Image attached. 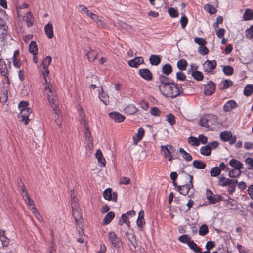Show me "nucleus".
<instances>
[{"label":"nucleus","mask_w":253,"mask_h":253,"mask_svg":"<svg viewBox=\"0 0 253 253\" xmlns=\"http://www.w3.org/2000/svg\"><path fill=\"white\" fill-rule=\"evenodd\" d=\"M115 216V214L113 212L111 211L108 212L103 219V223L104 225L109 224Z\"/></svg>","instance_id":"473e14b6"},{"label":"nucleus","mask_w":253,"mask_h":253,"mask_svg":"<svg viewBox=\"0 0 253 253\" xmlns=\"http://www.w3.org/2000/svg\"><path fill=\"white\" fill-rule=\"evenodd\" d=\"M204 9L210 14H213L216 12V9L211 5L207 4L204 6Z\"/></svg>","instance_id":"de8ad7c7"},{"label":"nucleus","mask_w":253,"mask_h":253,"mask_svg":"<svg viewBox=\"0 0 253 253\" xmlns=\"http://www.w3.org/2000/svg\"><path fill=\"white\" fill-rule=\"evenodd\" d=\"M179 152L181 153L182 157L186 161H190L192 160V157L191 155L186 152L182 148L179 149Z\"/></svg>","instance_id":"c9c22d12"},{"label":"nucleus","mask_w":253,"mask_h":253,"mask_svg":"<svg viewBox=\"0 0 253 253\" xmlns=\"http://www.w3.org/2000/svg\"><path fill=\"white\" fill-rule=\"evenodd\" d=\"M81 123H83L85 129L84 136L86 142V148L89 150L90 153H91L93 149V139L89 130L88 124L85 121L84 118L82 119Z\"/></svg>","instance_id":"7ed1b4c3"},{"label":"nucleus","mask_w":253,"mask_h":253,"mask_svg":"<svg viewBox=\"0 0 253 253\" xmlns=\"http://www.w3.org/2000/svg\"><path fill=\"white\" fill-rule=\"evenodd\" d=\"M209 232L207 226L205 224L201 225L199 228V233L201 236H205Z\"/></svg>","instance_id":"4d7b16f0"},{"label":"nucleus","mask_w":253,"mask_h":253,"mask_svg":"<svg viewBox=\"0 0 253 253\" xmlns=\"http://www.w3.org/2000/svg\"><path fill=\"white\" fill-rule=\"evenodd\" d=\"M186 178L188 180V183L181 186H178V190L181 194L187 195L188 194L189 191L193 187L192 180L193 176L186 174Z\"/></svg>","instance_id":"20e7f679"},{"label":"nucleus","mask_w":253,"mask_h":253,"mask_svg":"<svg viewBox=\"0 0 253 253\" xmlns=\"http://www.w3.org/2000/svg\"><path fill=\"white\" fill-rule=\"evenodd\" d=\"M161 93L167 97L175 98L183 93V89L179 84L170 83L160 90Z\"/></svg>","instance_id":"f03ea898"},{"label":"nucleus","mask_w":253,"mask_h":253,"mask_svg":"<svg viewBox=\"0 0 253 253\" xmlns=\"http://www.w3.org/2000/svg\"><path fill=\"white\" fill-rule=\"evenodd\" d=\"M126 113L128 114H133L136 112L137 109L134 105H129L125 109Z\"/></svg>","instance_id":"37998d69"},{"label":"nucleus","mask_w":253,"mask_h":253,"mask_svg":"<svg viewBox=\"0 0 253 253\" xmlns=\"http://www.w3.org/2000/svg\"><path fill=\"white\" fill-rule=\"evenodd\" d=\"M199 124L202 126L209 128V126H208V125H209V123L207 115L200 119Z\"/></svg>","instance_id":"6e6d98bb"},{"label":"nucleus","mask_w":253,"mask_h":253,"mask_svg":"<svg viewBox=\"0 0 253 253\" xmlns=\"http://www.w3.org/2000/svg\"><path fill=\"white\" fill-rule=\"evenodd\" d=\"M194 42L200 46L205 45L207 43L205 39L203 38L196 37L194 39Z\"/></svg>","instance_id":"052dcab7"},{"label":"nucleus","mask_w":253,"mask_h":253,"mask_svg":"<svg viewBox=\"0 0 253 253\" xmlns=\"http://www.w3.org/2000/svg\"><path fill=\"white\" fill-rule=\"evenodd\" d=\"M32 110L31 108L25 109L20 111V113L18 114L19 120L25 125L28 124L30 121L29 116Z\"/></svg>","instance_id":"423d86ee"},{"label":"nucleus","mask_w":253,"mask_h":253,"mask_svg":"<svg viewBox=\"0 0 253 253\" xmlns=\"http://www.w3.org/2000/svg\"><path fill=\"white\" fill-rule=\"evenodd\" d=\"M193 166L196 169H204L206 165L203 161L200 160H194L193 162Z\"/></svg>","instance_id":"58836bf2"},{"label":"nucleus","mask_w":253,"mask_h":253,"mask_svg":"<svg viewBox=\"0 0 253 253\" xmlns=\"http://www.w3.org/2000/svg\"><path fill=\"white\" fill-rule=\"evenodd\" d=\"M237 107V103L234 100H231L228 101L224 105L223 110L225 112H229Z\"/></svg>","instance_id":"f3484780"},{"label":"nucleus","mask_w":253,"mask_h":253,"mask_svg":"<svg viewBox=\"0 0 253 253\" xmlns=\"http://www.w3.org/2000/svg\"><path fill=\"white\" fill-rule=\"evenodd\" d=\"M172 71V66L169 64H166L162 67V72L166 75H169Z\"/></svg>","instance_id":"4c0bfd02"},{"label":"nucleus","mask_w":253,"mask_h":253,"mask_svg":"<svg viewBox=\"0 0 253 253\" xmlns=\"http://www.w3.org/2000/svg\"><path fill=\"white\" fill-rule=\"evenodd\" d=\"M161 151H164V153H167V155L171 154L174 151L173 147L170 145H161Z\"/></svg>","instance_id":"7c9ffc66"},{"label":"nucleus","mask_w":253,"mask_h":253,"mask_svg":"<svg viewBox=\"0 0 253 253\" xmlns=\"http://www.w3.org/2000/svg\"><path fill=\"white\" fill-rule=\"evenodd\" d=\"M192 76L197 81H202L203 79V75L202 72L195 71L192 72Z\"/></svg>","instance_id":"3c124183"},{"label":"nucleus","mask_w":253,"mask_h":253,"mask_svg":"<svg viewBox=\"0 0 253 253\" xmlns=\"http://www.w3.org/2000/svg\"><path fill=\"white\" fill-rule=\"evenodd\" d=\"M45 93L49 104L52 108L55 113V121L57 125L61 126L62 118L58 109V100L52 84H47L45 85Z\"/></svg>","instance_id":"f257e3e1"},{"label":"nucleus","mask_w":253,"mask_h":253,"mask_svg":"<svg viewBox=\"0 0 253 253\" xmlns=\"http://www.w3.org/2000/svg\"><path fill=\"white\" fill-rule=\"evenodd\" d=\"M220 169L217 167H213L210 171V174L211 176L216 177L220 173Z\"/></svg>","instance_id":"864d4df0"},{"label":"nucleus","mask_w":253,"mask_h":253,"mask_svg":"<svg viewBox=\"0 0 253 253\" xmlns=\"http://www.w3.org/2000/svg\"><path fill=\"white\" fill-rule=\"evenodd\" d=\"M219 185L222 186H230L233 184H236L238 182L237 180H233L226 178L224 177L219 178Z\"/></svg>","instance_id":"f8f14e48"},{"label":"nucleus","mask_w":253,"mask_h":253,"mask_svg":"<svg viewBox=\"0 0 253 253\" xmlns=\"http://www.w3.org/2000/svg\"><path fill=\"white\" fill-rule=\"evenodd\" d=\"M126 235L127 238L129 240L130 243L132 245L133 248L135 249L137 248V244L134 234L132 233L126 232Z\"/></svg>","instance_id":"b1692460"},{"label":"nucleus","mask_w":253,"mask_h":253,"mask_svg":"<svg viewBox=\"0 0 253 253\" xmlns=\"http://www.w3.org/2000/svg\"><path fill=\"white\" fill-rule=\"evenodd\" d=\"M241 171L240 169H234L229 171V176L231 178H236L240 176Z\"/></svg>","instance_id":"ea45409f"},{"label":"nucleus","mask_w":253,"mask_h":253,"mask_svg":"<svg viewBox=\"0 0 253 253\" xmlns=\"http://www.w3.org/2000/svg\"><path fill=\"white\" fill-rule=\"evenodd\" d=\"M166 120L171 125H173L175 123V117L172 114H169L167 115Z\"/></svg>","instance_id":"0e129e2a"},{"label":"nucleus","mask_w":253,"mask_h":253,"mask_svg":"<svg viewBox=\"0 0 253 253\" xmlns=\"http://www.w3.org/2000/svg\"><path fill=\"white\" fill-rule=\"evenodd\" d=\"M92 20L95 22L99 27H103L105 26L104 22L99 19L98 16L96 14H94L93 17H92Z\"/></svg>","instance_id":"5fc2aeb1"},{"label":"nucleus","mask_w":253,"mask_h":253,"mask_svg":"<svg viewBox=\"0 0 253 253\" xmlns=\"http://www.w3.org/2000/svg\"><path fill=\"white\" fill-rule=\"evenodd\" d=\"M205 71L209 73L211 70L215 68L216 66V62L215 60H207L204 65Z\"/></svg>","instance_id":"4468645a"},{"label":"nucleus","mask_w":253,"mask_h":253,"mask_svg":"<svg viewBox=\"0 0 253 253\" xmlns=\"http://www.w3.org/2000/svg\"><path fill=\"white\" fill-rule=\"evenodd\" d=\"M198 52L200 54L205 55L208 53L209 49L204 45L200 46L198 49Z\"/></svg>","instance_id":"680f3d73"},{"label":"nucleus","mask_w":253,"mask_h":253,"mask_svg":"<svg viewBox=\"0 0 253 253\" xmlns=\"http://www.w3.org/2000/svg\"><path fill=\"white\" fill-rule=\"evenodd\" d=\"M101 92H99V97L100 100L105 105H107L109 103V97L106 92H105L103 89V87H101Z\"/></svg>","instance_id":"4be33fe9"},{"label":"nucleus","mask_w":253,"mask_h":253,"mask_svg":"<svg viewBox=\"0 0 253 253\" xmlns=\"http://www.w3.org/2000/svg\"><path fill=\"white\" fill-rule=\"evenodd\" d=\"M211 148L208 145H207L205 146H202L200 148V153L203 155L207 156H210L211 154Z\"/></svg>","instance_id":"72a5a7b5"},{"label":"nucleus","mask_w":253,"mask_h":253,"mask_svg":"<svg viewBox=\"0 0 253 253\" xmlns=\"http://www.w3.org/2000/svg\"><path fill=\"white\" fill-rule=\"evenodd\" d=\"M253 92V85L249 84L247 85L244 89V93L245 95L247 96H251Z\"/></svg>","instance_id":"a18cd8bd"},{"label":"nucleus","mask_w":253,"mask_h":253,"mask_svg":"<svg viewBox=\"0 0 253 253\" xmlns=\"http://www.w3.org/2000/svg\"><path fill=\"white\" fill-rule=\"evenodd\" d=\"M44 31L47 37L49 39H51L53 37V26L50 23H48L44 26Z\"/></svg>","instance_id":"5701e85b"},{"label":"nucleus","mask_w":253,"mask_h":253,"mask_svg":"<svg viewBox=\"0 0 253 253\" xmlns=\"http://www.w3.org/2000/svg\"><path fill=\"white\" fill-rule=\"evenodd\" d=\"M189 248L196 253H199L201 251V248L197 245L193 241H190L188 243Z\"/></svg>","instance_id":"c03bdc74"},{"label":"nucleus","mask_w":253,"mask_h":253,"mask_svg":"<svg viewBox=\"0 0 253 253\" xmlns=\"http://www.w3.org/2000/svg\"><path fill=\"white\" fill-rule=\"evenodd\" d=\"M71 207L74 206H79V204L78 202V199L74 194V191H71Z\"/></svg>","instance_id":"603ef678"},{"label":"nucleus","mask_w":253,"mask_h":253,"mask_svg":"<svg viewBox=\"0 0 253 253\" xmlns=\"http://www.w3.org/2000/svg\"><path fill=\"white\" fill-rule=\"evenodd\" d=\"M207 116L209 123L208 126L209 129L213 130L218 124L217 117L216 116L212 114H209L207 115Z\"/></svg>","instance_id":"9d476101"},{"label":"nucleus","mask_w":253,"mask_h":253,"mask_svg":"<svg viewBox=\"0 0 253 253\" xmlns=\"http://www.w3.org/2000/svg\"><path fill=\"white\" fill-rule=\"evenodd\" d=\"M149 61L150 63L152 65H158L161 62V58L159 55H152L149 58Z\"/></svg>","instance_id":"c756f323"},{"label":"nucleus","mask_w":253,"mask_h":253,"mask_svg":"<svg viewBox=\"0 0 253 253\" xmlns=\"http://www.w3.org/2000/svg\"><path fill=\"white\" fill-rule=\"evenodd\" d=\"M223 72L226 75L230 76L233 74L234 72V69L231 66H225L223 68Z\"/></svg>","instance_id":"09e8293b"},{"label":"nucleus","mask_w":253,"mask_h":253,"mask_svg":"<svg viewBox=\"0 0 253 253\" xmlns=\"http://www.w3.org/2000/svg\"><path fill=\"white\" fill-rule=\"evenodd\" d=\"M29 50L33 55H36L37 54L38 48L36 43L35 41H32L29 46Z\"/></svg>","instance_id":"2f4dec72"},{"label":"nucleus","mask_w":253,"mask_h":253,"mask_svg":"<svg viewBox=\"0 0 253 253\" xmlns=\"http://www.w3.org/2000/svg\"><path fill=\"white\" fill-rule=\"evenodd\" d=\"M7 27H3L0 28V41L4 42L5 37L7 34Z\"/></svg>","instance_id":"79ce46f5"},{"label":"nucleus","mask_w":253,"mask_h":253,"mask_svg":"<svg viewBox=\"0 0 253 253\" xmlns=\"http://www.w3.org/2000/svg\"><path fill=\"white\" fill-rule=\"evenodd\" d=\"M221 197L219 195L213 194L212 195L211 200H209V202L211 204H215L220 201Z\"/></svg>","instance_id":"13d9d810"},{"label":"nucleus","mask_w":253,"mask_h":253,"mask_svg":"<svg viewBox=\"0 0 253 253\" xmlns=\"http://www.w3.org/2000/svg\"><path fill=\"white\" fill-rule=\"evenodd\" d=\"M23 20L26 23L28 27H31L34 24V18L30 12L26 13L23 17Z\"/></svg>","instance_id":"412c9836"},{"label":"nucleus","mask_w":253,"mask_h":253,"mask_svg":"<svg viewBox=\"0 0 253 253\" xmlns=\"http://www.w3.org/2000/svg\"><path fill=\"white\" fill-rule=\"evenodd\" d=\"M144 129L141 127L139 128L138 130L137 133L136 134L137 138H136V137H135V136H134L133 137V139L134 141V144L135 145H136L137 144V143L142 139V138L144 136Z\"/></svg>","instance_id":"a878e982"},{"label":"nucleus","mask_w":253,"mask_h":253,"mask_svg":"<svg viewBox=\"0 0 253 253\" xmlns=\"http://www.w3.org/2000/svg\"><path fill=\"white\" fill-rule=\"evenodd\" d=\"M72 215L77 225L80 224V220L82 218L81 210L80 206H74L72 207Z\"/></svg>","instance_id":"1a4fd4ad"},{"label":"nucleus","mask_w":253,"mask_h":253,"mask_svg":"<svg viewBox=\"0 0 253 253\" xmlns=\"http://www.w3.org/2000/svg\"><path fill=\"white\" fill-rule=\"evenodd\" d=\"M189 142L193 146H198L200 144L198 139L193 136L189 138Z\"/></svg>","instance_id":"69168bd1"},{"label":"nucleus","mask_w":253,"mask_h":253,"mask_svg":"<svg viewBox=\"0 0 253 253\" xmlns=\"http://www.w3.org/2000/svg\"><path fill=\"white\" fill-rule=\"evenodd\" d=\"M220 138L223 141H229L230 144H233L236 141V137L233 136L231 132L227 131L222 132L220 133Z\"/></svg>","instance_id":"0eeeda50"},{"label":"nucleus","mask_w":253,"mask_h":253,"mask_svg":"<svg viewBox=\"0 0 253 253\" xmlns=\"http://www.w3.org/2000/svg\"><path fill=\"white\" fill-rule=\"evenodd\" d=\"M124 223H125L128 227L130 225V222L126 214H122L121 219L119 221V224L120 225H122Z\"/></svg>","instance_id":"8fccbe9b"},{"label":"nucleus","mask_w":253,"mask_h":253,"mask_svg":"<svg viewBox=\"0 0 253 253\" xmlns=\"http://www.w3.org/2000/svg\"><path fill=\"white\" fill-rule=\"evenodd\" d=\"M103 196L105 199L109 201H113L114 202L117 201V193L115 192H112V189L108 188L104 190Z\"/></svg>","instance_id":"6e6552de"},{"label":"nucleus","mask_w":253,"mask_h":253,"mask_svg":"<svg viewBox=\"0 0 253 253\" xmlns=\"http://www.w3.org/2000/svg\"><path fill=\"white\" fill-rule=\"evenodd\" d=\"M168 12L172 18H176L178 16V13L177 10L172 7L169 8L168 10Z\"/></svg>","instance_id":"bf43d9fd"},{"label":"nucleus","mask_w":253,"mask_h":253,"mask_svg":"<svg viewBox=\"0 0 253 253\" xmlns=\"http://www.w3.org/2000/svg\"><path fill=\"white\" fill-rule=\"evenodd\" d=\"M86 56L89 61L93 62L96 59L98 53L96 51L90 49L89 51H86Z\"/></svg>","instance_id":"bb28decb"},{"label":"nucleus","mask_w":253,"mask_h":253,"mask_svg":"<svg viewBox=\"0 0 253 253\" xmlns=\"http://www.w3.org/2000/svg\"><path fill=\"white\" fill-rule=\"evenodd\" d=\"M144 63L143 58L142 57H136L128 61V65L132 67L137 68L140 64Z\"/></svg>","instance_id":"2eb2a0df"},{"label":"nucleus","mask_w":253,"mask_h":253,"mask_svg":"<svg viewBox=\"0 0 253 253\" xmlns=\"http://www.w3.org/2000/svg\"><path fill=\"white\" fill-rule=\"evenodd\" d=\"M232 85V81L229 79L224 80L219 84V88L222 90L226 89Z\"/></svg>","instance_id":"393cba45"},{"label":"nucleus","mask_w":253,"mask_h":253,"mask_svg":"<svg viewBox=\"0 0 253 253\" xmlns=\"http://www.w3.org/2000/svg\"><path fill=\"white\" fill-rule=\"evenodd\" d=\"M246 36L250 38H253V25H251L250 27L247 29L246 31Z\"/></svg>","instance_id":"338daca9"},{"label":"nucleus","mask_w":253,"mask_h":253,"mask_svg":"<svg viewBox=\"0 0 253 253\" xmlns=\"http://www.w3.org/2000/svg\"><path fill=\"white\" fill-rule=\"evenodd\" d=\"M139 74L142 78L147 81H150L152 79V74L148 69H140Z\"/></svg>","instance_id":"ddd939ff"},{"label":"nucleus","mask_w":253,"mask_h":253,"mask_svg":"<svg viewBox=\"0 0 253 253\" xmlns=\"http://www.w3.org/2000/svg\"><path fill=\"white\" fill-rule=\"evenodd\" d=\"M119 24L122 28L126 29V31H130L131 30V27L123 21H119Z\"/></svg>","instance_id":"774afa93"},{"label":"nucleus","mask_w":253,"mask_h":253,"mask_svg":"<svg viewBox=\"0 0 253 253\" xmlns=\"http://www.w3.org/2000/svg\"><path fill=\"white\" fill-rule=\"evenodd\" d=\"M228 208L230 209H236L237 208V202L232 198H229L226 202Z\"/></svg>","instance_id":"f704fd0d"},{"label":"nucleus","mask_w":253,"mask_h":253,"mask_svg":"<svg viewBox=\"0 0 253 253\" xmlns=\"http://www.w3.org/2000/svg\"><path fill=\"white\" fill-rule=\"evenodd\" d=\"M229 165L233 167L234 169L241 170L243 168V164L238 160L234 159L230 160Z\"/></svg>","instance_id":"cd10ccee"},{"label":"nucleus","mask_w":253,"mask_h":253,"mask_svg":"<svg viewBox=\"0 0 253 253\" xmlns=\"http://www.w3.org/2000/svg\"><path fill=\"white\" fill-rule=\"evenodd\" d=\"M51 61V57L50 56H46L42 62L41 64V66L42 68H43L44 70H42V74L44 77V82H43V86L45 88V85L47 84H51L50 83L47 82L46 76L49 74V70L48 69V66L50 65Z\"/></svg>","instance_id":"39448f33"},{"label":"nucleus","mask_w":253,"mask_h":253,"mask_svg":"<svg viewBox=\"0 0 253 253\" xmlns=\"http://www.w3.org/2000/svg\"><path fill=\"white\" fill-rule=\"evenodd\" d=\"M110 117L115 122L120 123L123 122L125 117L121 113L117 112H112L109 113Z\"/></svg>","instance_id":"a211bd4d"},{"label":"nucleus","mask_w":253,"mask_h":253,"mask_svg":"<svg viewBox=\"0 0 253 253\" xmlns=\"http://www.w3.org/2000/svg\"><path fill=\"white\" fill-rule=\"evenodd\" d=\"M0 72L1 75L4 76L5 79L8 80V75L9 73V70L7 65L5 64H4V66H2L1 67H0Z\"/></svg>","instance_id":"49530a36"},{"label":"nucleus","mask_w":253,"mask_h":253,"mask_svg":"<svg viewBox=\"0 0 253 253\" xmlns=\"http://www.w3.org/2000/svg\"><path fill=\"white\" fill-rule=\"evenodd\" d=\"M109 239L110 242L115 247L117 245L119 241L116 234L113 232L109 233Z\"/></svg>","instance_id":"c85d7f7f"},{"label":"nucleus","mask_w":253,"mask_h":253,"mask_svg":"<svg viewBox=\"0 0 253 253\" xmlns=\"http://www.w3.org/2000/svg\"><path fill=\"white\" fill-rule=\"evenodd\" d=\"M159 84L158 85L159 90H161L162 88H164L168 84L170 83L169 82V79L168 77L164 75H160L159 78Z\"/></svg>","instance_id":"dca6fc26"},{"label":"nucleus","mask_w":253,"mask_h":253,"mask_svg":"<svg viewBox=\"0 0 253 253\" xmlns=\"http://www.w3.org/2000/svg\"><path fill=\"white\" fill-rule=\"evenodd\" d=\"M95 156L100 167L105 166L106 161L104 158L102 153L100 149H98L95 153Z\"/></svg>","instance_id":"aec40b11"},{"label":"nucleus","mask_w":253,"mask_h":253,"mask_svg":"<svg viewBox=\"0 0 253 253\" xmlns=\"http://www.w3.org/2000/svg\"><path fill=\"white\" fill-rule=\"evenodd\" d=\"M144 216V211L143 210H141L139 212L138 217L136 221L137 225L139 228L140 230L141 231L142 230V227L143 225L145 224Z\"/></svg>","instance_id":"6ab92c4d"},{"label":"nucleus","mask_w":253,"mask_h":253,"mask_svg":"<svg viewBox=\"0 0 253 253\" xmlns=\"http://www.w3.org/2000/svg\"><path fill=\"white\" fill-rule=\"evenodd\" d=\"M179 240L184 243H187L188 244V243L190 241V238H189V236L187 234L183 235L180 236L179 237Z\"/></svg>","instance_id":"e2e57ef3"},{"label":"nucleus","mask_w":253,"mask_h":253,"mask_svg":"<svg viewBox=\"0 0 253 253\" xmlns=\"http://www.w3.org/2000/svg\"><path fill=\"white\" fill-rule=\"evenodd\" d=\"M215 84L212 81H209L205 86L204 92L206 95H211L215 91Z\"/></svg>","instance_id":"9b49d317"},{"label":"nucleus","mask_w":253,"mask_h":253,"mask_svg":"<svg viewBox=\"0 0 253 253\" xmlns=\"http://www.w3.org/2000/svg\"><path fill=\"white\" fill-rule=\"evenodd\" d=\"M187 62L184 59H181L177 62V67L181 70H185L187 66Z\"/></svg>","instance_id":"a19ab883"},{"label":"nucleus","mask_w":253,"mask_h":253,"mask_svg":"<svg viewBox=\"0 0 253 253\" xmlns=\"http://www.w3.org/2000/svg\"><path fill=\"white\" fill-rule=\"evenodd\" d=\"M243 17L244 20L248 21L253 19V11L250 9H247L245 11Z\"/></svg>","instance_id":"e433bc0d"}]
</instances>
